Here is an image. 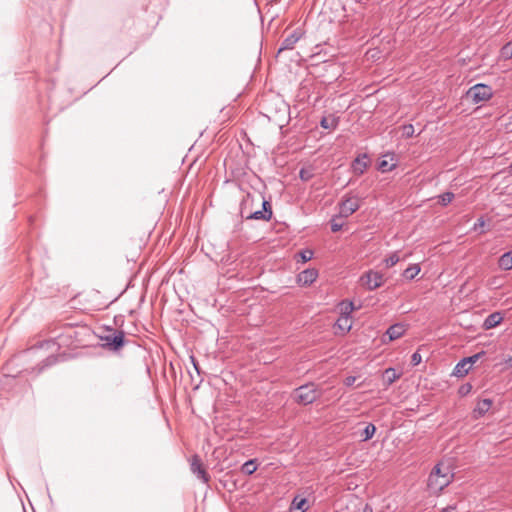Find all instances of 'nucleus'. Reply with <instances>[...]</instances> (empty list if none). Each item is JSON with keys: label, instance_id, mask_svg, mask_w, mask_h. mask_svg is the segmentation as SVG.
Masks as SVG:
<instances>
[{"label": "nucleus", "instance_id": "1", "mask_svg": "<svg viewBox=\"0 0 512 512\" xmlns=\"http://www.w3.org/2000/svg\"><path fill=\"white\" fill-rule=\"evenodd\" d=\"M259 196L262 199V209L251 211L253 203L255 201L254 195L247 193L240 203V214L241 217L246 220H263L269 221L273 216L272 206L269 199H266L261 193Z\"/></svg>", "mask_w": 512, "mask_h": 512}, {"label": "nucleus", "instance_id": "2", "mask_svg": "<svg viewBox=\"0 0 512 512\" xmlns=\"http://www.w3.org/2000/svg\"><path fill=\"white\" fill-rule=\"evenodd\" d=\"M454 479V473L449 465L437 463L431 470L427 487L433 494H439L443 491Z\"/></svg>", "mask_w": 512, "mask_h": 512}, {"label": "nucleus", "instance_id": "3", "mask_svg": "<svg viewBox=\"0 0 512 512\" xmlns=\"http://www.w3.org/2000/svg\"><path fill=\"white\" fill-rule=\"evenodd\" d=\"M292 396L298 404L306 406L315 402L321 396V392L314 383H306L297 387Z\"/></svg>", "mask_w": 512, "mask_h": 512}, {"label": "nucleus", "instance_id": "4", "mask_svg": "<svg viewBox=\"0 0 512 512\" xmlns=\"http://www.w3.org/2000/svg\"><path fill=\"white\" fill-rule=\"evenodd\" d=\"M492 96V88L483 83L475 84L467 91V97L470 98L474 104L488 101Z\"/></svg>", "mask_w": 512, "mask_h": 512}, {"label": "nucleus", "instance_id": "5", "mask_svg": "<svg viewBox=\"0 0 512 512\" xmlns=\"http://www.w3.org/2000/svg\"><path fill=\"white\" fill-rule=\"evenodd\" d=\"M101 339L105 342L104 346L112 351H118L125 344V334L122 330L110 329Z\"/></svg>", "mask_w": 512, "mask_h": 512}, {"label": "nucleus", "instance_id": "6", "mask_svg": "<svg viewBox=\"0 0 512 512\" xmlns=\"http://www.w3.org/2000/svg\"><path fill=\"white\" fill-rule=\"evenodd\" d=\"M361 281L369 291H373L383 285L384 277L378 271L369 270L361 276Z\"/></svg>", "mask_w": 512, "mask_h": 512}, {"label": "nucleus", "instance_id": "7", "mask_svg": "<svg viewBox=\"0 0 512 512\" xmlns=\"http://www.w3.org/2000/svg\"><path fill=\"white\" fill-rule=\"evenodd\" d=\"M360 208V203L356 197H343L339 203V217L347 218Z\"/></svg>", "mask_w": 512, "mask_h": 512}, {"label": "nucleus", "instance_id": "8", "mask_svg": "<svg viewBox=\"0 0 512 512\" xmlns=\"http://www.w3.org/2000/svg\"><path fill=\"white\" fill-rule=\"evenodd\" d=\"M302 36V30L299 28L295 29L291 34H289L287 37L283 39L278 48L277 54H280L285 50H292L295 44L302 38Z\"/></svg>", "mask_w": 512, "mask_h": 512}, {"label": "nucleus", "instance_id": "9", "mask_svg": "<svg viewBox=\"0 0 512 512\" xmlns=\"http://www.w3.org/2000/svg\"><path fill=\"white\" fill-rule=\"evenodd\" d=\"M191 471L193 474L197 475L199 479L202 480L203 483H208L210 480V476L207 471L202 467L200 459L198 455H194L191 461Z\"/></svg>", "mask_w": 512, "mask_h": 512}, {"label": "nucleus", "instance_id": "10", "mask_svg": "<svg viewBox=\"0 0 512 512\" xmlns=\"http://www.w3.org/2000/svg\"><path fill=\"white\" fill-rule=\"evenodd\" d=\"M318 277V272L315 269H305L297 276V282L300 285L307 286L312 284Z\"/></svg>", "mask_w": 512, "mask_h": 512}, {"label": "nucleus", "instance_id": "11", "mask_svg": "<svg viewBox=\"0 0 512 512\" xmlns=\"http://www.w3.org/2000/svg\"><path fill=\"white\" fill-rule=\"evenodd\" d=\"M493 401L490 398H485L479 401L473 409L472 415L474 419L483 417L491 408Z\"/></svg>", "mask_w": 512, "mask_h": 512}, {"label": "nucleus", "instance_id": "12", "mask_svg": "<svg viewBox=\"0 0 512 512\" xmlns=\"http://www.w3.org/2000/svg\"><path fill=\"white\" fill-rule=\"evenodd\" d=\"M367 154L358 155L352 162V170L356 175H362L368 167Z\"/></svg>", "mask_w": 512, "mask_h": 512}, {"label": "nucleus", "instance_id": "13", "mask_svg": "<svg viewBox=\"0 0 512 512\" xmlns=\"http://www.w3.org/2000/svg\"><path fill=\"white\" fill-rule=\"evenodd\" d=\"M502 320H503V317L500 312H493L485 318V320L483 322V328L485 330H490L492 328H495L502 322Z\"/></svg>", "mask_w": 512, "mask_h": 512}, {"label": "nucleus", "instance_id": "14", "mask_svg": "<svg viewBox=\"0 0 512 512\" xmlns=\"http://www.w3.org/2000/svg\"><path fill=\"white\" fill-rule=\"evenodd\" d=\"M405 332V326L401 323H396L391 325L387 331L386 335L388 336L390 341L396 340L400 338Z\"/></svg>", "mask_w": 512, "mask_h": 512}, {"label": "nucleus", "instance_id": "15", "mask_svg": "<svg viewBox=\"0 0 512 512\" xmlns=\"http://www.w3.org/2000/svg\"><path fill=\"white\" fill-rule=\"evenodd\" d=\"M471 370L470 366L465 362V360L462 358L454 367L451 375L455 376L457 378H462L466 376L469 371Z\"/></svg>", "mask_w": 512, "mask_h": 512}, {"label": "nucleus", "instance_id": "16", "mask_svg": "<svg viewBox=\"0 0 512 512\" xmlns=\"http://www.w3.org/2000/svg\"><path fill=\"white\" fill-rule=\"evenodd\" d=\"M339 125V117L331 115L320 120V126L326 130H335Z\"/></svg>", "mask_w": 512, "mask_h": 512}, {"label": "nucleus", "instance_id": "17", "mask_svg": "<svg viewBox=\"0 0 512 512\" xmlns=\"http://www.w3.org/2000/svg\"><path fill=\"white\" fill-rule=\"evenodd\" d=\"M335 327L339 329L342 332V334H346L352 328V321L350 318L346 316H339V318L335 322Z\"/></svg>", "mask_w": 512, "mask_h": 512}, {"label": "nucleus", "instance_id": "18", "mask_svg": "<svg viewBox=\"0 0 512 512\" xmlns=\"http://www.w3.org/2000/svg\"><path fill=\"white\" fill-rule=\"evenodd\" d=\"M400 378V373L396 371V369L389 367L383 373V381L386 386H390L397 379Z\"/></svg>", "mask_w": 512, "mask_h": 512}, {"label": "nucleus", "instance_id": "19", "mask_svg": "<svg viewBox=\"0 0 512 512\" xmlns=\"http://www.w3.org/2000/svg\"><path fill=\"white\" fill-rule=\"evenodd\" d=\"M340 307V316H346L348 318H352V312L355 310V306L353 301L343 300L339 304Z\"/></svg>", "mask_w": 512, "mask_h": 512}, {"label": "nucleus", "instance_id": "20", "mask_svg": "<svg viewBox=\"0 0 512 512\" xmlns=\"http://www.w3.org/2000/svg\"><path fill=\"white\" fill-rule=\"evenodd\" d=\"M498 265L502 270L508 271L512 269V251L505 252L498 260Z\"/></svg>", "mask_w": 512, "mask_h": 512}, {"label": "nucleus", "instance_id": "21", "mask_svg": "<svg viewBox=\"0 0 512 512\" xmlns=\"http://www.w3.org/2000/svg\"><path fill=\"white\" fill-rule=\"evenodd\" d=\"M257 467V459H249L242 464L240 470L245 475H252L257 470Z\"/></svg>", "mask_w": 512, "mask_h": 512}, {"label": "nucleus", "instance_id": "22", "mask_svg": "<svg viewBox=\"0 0 512 512\" xmlns=\"http://www.w3.org/2000/svg\"><path fill=\"white\" fill-rule=\"evenodd\" d=\"M388 155H385L383 158H381L378 162V170L382 173L390 172L395 169L396 163H390L386 157Z\"/></svg>", "mask_w": 512, "mask_h": 512}, {"label": "nucleus", "instance_id": "23", "mask_svg": "<svg viewBox=\"0 0 512 512\" xmlns=\"http://www.w3.org/2000/svg\"><path fill=\"white\" fill-rule=\"evenodd\" d=\"M58 362V356L52 354L47 356L39 365L37 373H41L44 369L55 365Z\"/></svg>", "mask_w": 512, "mask_h": 512}, {"label": "nucleus", "instance_id": "24", "mask_svg": "<svg viewBox=\"0 0 512 512\" xmlns=\"http://www.w3.org/2000/svg\"><path fill=\"white\" fill-rule=\"evenodd\" d=\"M420 267L418 264H414V265H411L409 266L408 268H406L403 272V277L408 279V280H412L414 279L418 273L420 272Z\"/></svg>", "mask_w": 512, "mask_h": 512}, {"label": "nucleus", "instance_id": "25", "mask_svg": "<svg viewBox=\"0 0 512 512\" xmlns=\"http://www.w3.org/2000/svg\"><path fill=\"white\" fill-rule=\"evenodd\" d=\"M375 432H376V426L373 423L367 424L361 434L362 440L363 441L370 440L374 436Z\"/></svg>", "mask_w": 512, "mask_h": 512}, {"label": "nucleus", "instance_id": "26", "mask_svg": "<svg viewBox=\"0 0 512 512\" xmlns=\"http://www.w3.org/2000/svg\"><path fill=\"white\" fill-rule=\"evenodd\" d=\"M313 251L310 249H303L297 254V262L306 263L313 257Z\"/></svg>", "mask_w": 512, "mask_h": 512}, {"label": "nucleus", "instance_id": "27", "mask_svg": "<svg viewBox=\"0 0 512 512\" xmlns=\"http://www.w3.org/2000/svg\"><path fill=\"white\" fill-rule=\"evenodd\" d=\"M306 503H307L306 498L295 497L292 501V507L296 510H300L301 512H304L307 510Z\"/></svg>", "mask_w": 512, "mask_h": 512}, {"label": "nucleus", "instance_id": "28", "mask_svg": "<svg viewBox=\"0 0 512 512\" xmlns=\"http://www.w3.org/2000/svg\"><path fill=\"white\" fill-rule=\"evenodd\" d=\"M454 198V193L452 192H445L443 194H440L438 196V202L442 205V206H447L449 203H451V201L453 200Z\"/></svg>", "mask_w": 512, "mask_h": 512}, {"label": "nucleus", "instance_id": "29", "mask_svg": "<svg viewBox=\"0 0 512 512\" xmlns=\"http://www.w3.org/2000/svg\"><path fill=\"white\" fill-rule=\"evenodd\" d=\"M485 354H486V352L484 350H482V351H480V352H478L476 354H473L471 356L464 357L463 359L468 364V366H470V368H472V365L475 364Z\"/></svg>", "mask_w": 512, "mask_h": 512}, {"label": "nucleus", "instance_id": "30", "mask_svg": "<svg viewBox=\"0 0 512 512\" xmlns=\"http://www.w3.org/2000/svg\"><path fill=\"white\" fill-rule=\"evenodd\" d=\"M313 176H314V173H313L312 169L301 168L299 171V177L304 182L309 181L310 179L313 178Z\"/></svg>", "mask_w": 512, "mask_h": 512}, {"label": "nucleus", "instance_id": "31", "mask_svg": "<svg viewBox=\"0 0 512 512\" xmlns=\"http://www.w3.org/2000/svg\"><path fill=\"white\" fill-rule=\"evenodd\" d=\"M402 137L403 138H411L414 135V126L412 124H404L401 127Z\"/></svg>", "mask_w": 512, "mask_h": 512}, {"label": "nucleus", "instance_id": "32", "mask_svg": "<svg viewBox=\"0 0 512 512\" xmlns=\"http://www.w3.org/2000/svg\"><path fill=\"white\" fill-rule=\"evenodd\" d=\"M501 56L504 59L512 58V43L508 42L501 48Z\"/></svg>", "mask_w": 512, "mask_h": 512}, {"label": "nucleus", "instance_id": "33", "mask_svg": "<svg viewBox=\"0 0 512 512\" xmlns=\"http://www.w3.org/2000/svg\"><path fill=\"white\" fill-rule=\"evenodd\" d=\"M338 218H340V217L339 216H334L330 220L331 231L334 232V233L340 231L342 229V227H343V222H339Z\"/></svg>", "mask_w": 512, "mask_h": 512}, {"label": "nucleus", "instance_id": "34", "mask_svg": "<svg viewBox=\"0 0 512 512\" xmlns=\"http://www.w3.org/2000/svg\"><path fill=\"white\" fill-rule=\"evenodd\" d=\"M472 390V385L471 383L467 382V383H464L462 384L459 389H458V394L461 396V397H465L467 396Z\"/></svg>", "mask_w": 512, "mask_h": 512}, {"label": "nucleus", "instance_id": "35", "mask_svg": "<svg viewBox=\"0 0 512 512\" xmlns=\"http://www.w3.org/2000/svg\"><path fill=\"white\" fill-rule=\"evenodd\" d=\"M399 262V256L397 253H392L389 257L385 259L386 267H392Z\"/></svg>", "mask_w": 512, "mask_h": 512}, {"label": "nucleus", "instance_id": "36", "mask_svg": "<svg viewBox=\"0 0 512 512\" xmlns=\"http://www.w3.org/2000/svg\"><path fill=\"white\" fill-rule=\"evenodd\" d=\"M422 357L418 351L414 352L411 356V364L412 366H417L421 363Z\"/></svg>", "mask_w": 512, "mask_h": 512}, {"label": "nucleus", "instance_id": "37", "mask_svg": "<svg viewBox=\"0 0 512 512\" xmlns=\"http://www.w3.org/2000/svg\"><path fill=\"white\" fill-rule=\"evenodd\" d=\"M485 226V220L483 219V217H480L477 219V221L474 223L473 225V230L474 231H477L479 228H482Z\"/></svg>", "mask_w": 512, "mask_h": 512}, {"label": "nucleus", "instance_id": "38", "mask_svg": "<svg viewBox=\"0 0 512 512\" xmlns=\"http://www.w3.org/2000/svg\"><path fill=\"white\" fill-rule=\"evenodd\" d=\"M190 361H191V363H192V365H193L194 369L196 370V372H197L198 374H200V367H199V363H198V361L196 360V358H195L193 355H191V356H190Z\"/></svg>", "mask_w": 512, "mask_h": 512}, {"label": "nucleus", "instance_id": "39", "mask_svg": "<svg viewBox=\"0 0 512 512\" xmlns=\"http://www.w3.org/2000/svg\"><path fill=\"white\" fill-rule=\"evenodd\" d=\"M356 381V377L355 376H347L344 380V384L346 386H352Z\"/></svg>", "mask_w": 512, "mask_h": 512}, {"label": "nucleus", "instance_id": "40", "mask_svg": "<svg viewBox=\"0 0 512 512\" xmlns=\"http://www.w3.org/2000/svg\"><path fill=\"white\" fill-rule=\"evenodd\" d=\"M360 512H373V508L370 504L365 503L363 507L360 509Z\"/></svg>", "mask_w": 512, "mask_h": 512}, {"label": "nucleus", "instance_id": "41", "mask_svg": "<svg viewBox=\"0 0 512 512\" xmlns=\"http://www.w3.org/2000/svg\"><path fill=\"white\" fill-rule=\"evenodd\" d=\"M440 512H456V506L449 505V506L443 508Z\"/></svg>", "mask_w": 512, "mask_h": 512}, {"label": "nucleus", "instance_id": "42", "mask_svg": "<svg viewBox=\"0 0 512 512\" xmlns=\"http://www.w3.org/2000/svg\"><path fill=\"white\" fill-rule=\"evenodd\" d=\"M37 347H32L31 349H29V351H33V350H36Z\"/></svg>", "mask_w": 512, "mask_h": 512}, {"label": "nucleus", "instance_id": "43", "mask_svg": "<svg viewBox=\"0 0 512 512\" xmlns=\"http://www.w3.org/2000/svg\"><path fill=\"white\" fill-rule=\"evenodd\" d=\"M508 363L512 364V357L509 358Z\"/></svg>", "mask_w": 512, "mask_h": 512}, {"label": "nucleus", "instance_id": "44", "mask_svg": "<svg viewBox=\"0 0 512 512\" xmlns=\"http://www.w3.org/2000/svg\"><path fill=\"white\" fill-rule=\"evenodd\" d=\"M354 512H360V508L357 511H354Z\"/></svg>", "mask_w": 512, "mask_h": 512}]
</instances>
